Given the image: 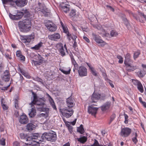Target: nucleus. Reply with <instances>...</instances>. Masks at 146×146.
I'll return each mask as SVG.
<instances>
[{"label":"nucleus","mask_w":146,"mask_h":146,"mask_svg":"<svg viewBox=\"0 0 146 146\" xmlns=\"http://www.w3.org/2000/svg\"><path fill=\"white\" fill-rule=\"evenodd\" d=\"M132 82L135 85L137 86L139 84L141 83L140 82L136 80H132Z\"/></svg>","instance_id":"obj_46"},{"label":"nucleus","mask_w":146,"mask_h":146,"mask_svg":"<svg viewBox=\"0 0 146 146\" xmlns=\"http://www.w3.org/2000/svg\"><path fill=\"white\" fill-rule=\"evenodd\" d=\"M137 88L139 91L141 93H143L144 92V89L143 85L141 83L139 84L137 86Z\"/></svg>","instance_id":"obj_37"},{"label":"nucleus","mask_w":146,"mask_h":146,"mask_svg":"<svg viewBox=\"0 0 146 146\" xmlns=\"http://www.w3.org/2000/svg\"><path fill=\"white\" fill-rule=\"evenodd\" d=\"M32 19L30 17H27L26 19L22 21H19L18 25L20 28L23 29L24 31H27L30 30L31 28Z\"/></svg>","instance_id":"obj_1"},{"label":"nucleus","mask_w":146,"mask_h":146,"mask_svg":"<svg viewBox=\"0 0 146 146\" xmlns=\"http://www.w3.org/2000/svg\"><path fill=\"white\" fill-rule=\"evenodd\" d=\"M94 142L91 146H101L102 145L100 144L98 141L96 139H94Z\"/></svg>","instance_id":"obj_45"},{"label":"nucleus","mask_w":146,"mask_h":146,"mask_svg":"<svg viewBox=\"0 0 146 146\" xmlns=\"http://www.w3.org/2000/svg\"><path fill=\"white\" fill-rule=\"evenodd\" d=\"M100 44V46L102 47H103L104 46H105L106 45L108 44L105 42L103 41V40H102V42Z\"/></svg>","instance_id":"obj_55"},{"label":"nucleus","mask_w":146,"mask_h":146,"mask_svg":"<svg viewBox=\"0 0 146 146\" xmlns=\"http://www.w3.org/2000/svg\"><path fill=\"white\" fill-rule=\"evenodd\" d=\"M56 133L52 131H50L46 133V140L52 142H55L57 139Z\"/></svg>","instance_id":"obj_4"},{"label":"nucleus","mask_w":146,"mask_h":146,"mask_svg":"<svg viewBox=\"0 0 146 146\" xmlns=\"http://www.w3.org/2000/svg\"><path fill=\"white\" fill-rule=\"evenodd\" d=\"M2 106L4 110H7L8 108V107L6 106L5 104H2Z\"/></svg>","instance_id":"obj_61"},{"label":"nucleus","mask_w":146,"mask_h":146,"mask_svg":"<svg viewBox=\"0 0 146 146\" xmlns=\"http://www.w3.org/2000/svg\"><path fill=\"white\" fill-rule=\"evenodd\" d=\"M13 146H20L19 143L17 141L13 142Z\"/></svg>","instance_id":"obj_56"},{"label":"nucleus","mask_w":146,"mask_h":146,"mask_svg":"<svg viewBox=\"0 0 146 146\" xmlns=\"http://www.w3.org/2000/svg\"><path fill=\"white\" fill-rule=\"evenodd\" d=\"M116 117V115L115 113H113L112 114V115L111 116L110 119L111 120L113 121L115 118Z\"/></svg>","instance_id":"obj_54"},{"label":"nucleus","mask_w":146,"mask_h":146,"mask_svg":"<svg viewBox=\"0 0 146 146\" xmlns=\"http://www.w3.org/2000/svg\"><path fill=\"white\" fill-rule=\"evenodd\" d=\"M20 60L24 61L25 60V57L23 56L22 55L19 56L18 58Z\"/></svg>","instance_id":"obj_57"},{"label":"nucleus","mask_w":146,"mask_h":146,"mask_svg":"<svg viewBox=\"0 0 146 146\" xmlns=\"http://www.w3.org/2000/svg\"><path fill=\"white\" fill-rule=\"evenodd\" d=\"M77 131L81 134H82L84 133V130L82 125V124L80 125V127L78 128Z\"/></svg>","instance_id":"obj_33"},{"label":"nucleus","mask_w":146,"mask_h":146,"mask_svg":"<svg viewBox=\"0 0 146 146\" xmlns=\"http://www.w3.org/2000/svg\"><path fill=\"white\" fill-rule=\"evenodd\" d=\"M66 102L67 106L69 109H72L75 105L74 100L71 97L67 99Z\"/></svg>","instance_id":"obj_15"},{"label":"nucleus","mask_w":146,"mask_h":146,"mask_svg":"<svg viewBox=\"0 0 146 146\" xmlns=\"http://www.w3.org/2000/svg\"><path fill=\"white\" fill-rule=\"evenodd\" d=\"M39 143H40L39 141L31 140V139H27L26 142H25L26 144L30 145L31 146H39Z\"/></svg>","instance_id":"obj_14"},{"label":"nucleus","mask_w":146,"mask_h":146,"mask_svg":"<svg viewBox=\"0 0 146 146\" xmlns=\"http://www.w3.org/2000/svg\"><path fill=\"white\" fill-rule=\"evenodd\" d=\"M77 140L78 141L81 143H84L87 141V137L85 136H83L79 138H77Z\"/></svg>","instance_id":"obj_26"},{"label":"nucleus","mask_w":146,"mask_h":146,"mask_svg":"<svg viewBox=\"0 0 146 146\" xmlns=\"http://www.w3.org/2000/svg\"><path fill=\"white\" fill-rule=\"evenodd\" d=\"M61 38L60 34L58 33H55L49 35L48 38L49 39L52 41H57Z\"/></svg>","instance_id":"obj_11"},{"label":"nucleus","mask_w":146,"mask_h":146,"mask_svg":"<svg viewBox=\"0 0 146 146\" xmlns=\"http://www.w3.org/2000/svg\"><path fill=\"white\" fill-rule=\"evenodd\" d=\"M78 72L80 77L86 76L87 74V70L84 66H81L79 67Z\"/></svg>","instance_id":"obj_10"},{"label":"nucleus","mask_w":146,"mask_h":146,"mask_svg":"<svg viewBox=\"0 0 146 146\" xmlns=\"http://www.w3.org/2000/svg\"><path fill=\"white\" fill-rule=\"evenodd\" d=\"M20 13H22L23 14V15L25 13V14H26L27 17H30L31 15L29 13L27 9H23L22 10L21 12H20Z\"/></svg>","instance_id":"obj_40"},{"label":"nucleus","mask_w":146,"mask_h":146,"mask_svg":"<svg viewBox=\"0 0 146 146\" xmlns=\"http://www.w3.org/2000/svg\"><path fill=\"white\" fill-rule=\"evenodd\" d=\"M141 54V51L140 50H138L137 51H135L133 55V58L135 60H136L139 56Z\"/></svg>","instance_id":"obj_32"},{"label":"nucleus","mask_w":146,"mask_h":146,"mask_svg":"<svg viewBox=\"0 0 146 146\" xmlns=\"http://www.w3.org/2000/svg\"><path fill=\"white\" fill-rule=\"evenodd\" d=\"M62 28L63 29L64 32L66 33H68V34H67L68 36H69V35L68 34L69 32H68V29L67 27L65 26L64 27H62Z\"/></svg>","instance_id":"obj_47"},{"label":"nucleus","mask_w":146,"mask_h":146,"mask_svg":"<svg viewBox=\"0 0 146 146\" xmlns=\"http://www.w3.org/2000/svg\"><path fill=\"white\" fill-rule=\"evenodd\" d=\"M39 138V135L38 133H33L31 134L28 137L27 139H31V140H34L38 139Z\"/></svg>","instance_id":"obj_21"},{"label":"nucleus","mask_w":146,"mask_h":146,"mask_svg":"<svg viewBox=\"0 0 146 146\" xmlns=\"http://www.w3.org/2000/svg\"><path fill=\"white\" fill-rule=\"evenodd\" d=\"M34 38V36L32 35H30L21 36V41L25 43L26 45H28L32 39Z\"/></svg>","instance_id":"obj_8"},{"label":"nucleus","mask_w":146,"mask_h":146,"mask_svg":"<svg viewBox=\"0 0 146 146\" xmlns=\"http://www.w3.org/2000/svg\"><path fill=\"white\" fill-rule=\"evenodd\" d=\"M5 139L3 138H2L0 139V144L4 146L5 145Z\"/></svg>","instance_id":"obj_48"},{"label":"nucleus","mask_w":146,"mask_h":146,"mask_svg":"<svg viewBox=\"0 0 146 146\" xmlns=\"http://www.w3.org/2000/svg\"><path fill=\"white\" fill-rule=\"evenodd\" d=\"M9 71L7 70L4 72V75L3 78V80L5 82L8 81L10 79Z\"/></svg>","instance_id":"obj_24"},{"label":"nucleus","mask_w":146,"mask_h":146,"mask_svg":"<svg viewBox=\"0 0 146 146\" xmlns=\"http://www.w3.org/2000/svg\"><path fill=\"white\" fill-rule=\"evenodd\" d=\"M21 55V54L20 51H17L16 52V56L18 57V58Z\"/></svg>","instance_id":"obj_62"},{"label":"nucleus","mask_w":146,"mask_h":146,"mask_svg":"<svg viewBox=\"0 0 146 146\" xmlns=\"http://www.w3.org/2000/svg\"><path fill=\"white\" fill-rule=\"evenodd\" d=\"M60 70L63 73L66 75L69 74L70 73L71 69L70 68H68V71H65L62 69L60 68Z\"/></svg>","instance_id":"obj_39"},{"label":"nucleus","mask_w":146,"mask_h":146,"mask_svg":"<svg viewBox=\"0 0 146 146\" xmlns=\"http://www.w3.org/2000/svg\"><path fill=\"white\" fill-rule=\"evenodd\" d=\"M46 27L50 31L54 32L57 29V26L56 25L50 22L49 24H47L46 25Z\"/></svg>","instance_id":"obj_12"},{"label":"nucleus","mask_w":146,"mask_h":146,"mask_svg":"<svg viewBox=\"0 0 146 146\" xmlns=\"http://www.w3.org/2000/svg\"><path fill=\"white\" fill-rule=\"evenodd\" d=\"M110 106L111 103L110 102H106L102 106L101 110L102 111H105L108 110L110 108Z\"/></svg>","instance_id":"obj_23"},{"label":"nucleus","mask_w":146,"mask_h":146,"mask_svg":"<svg viewBox=\"0 0 146 146\" xmlns=\"http://www.w3.org/2000/svg\"><path fill=\"white\" fill-rule=\"evenodd\" d=\"M20 137L21 139H24L26 140V139L27 138V137H26L25 136V135L23 133H21L20 134Z\"/></svg>","instance_id":"obj_49"},{"label":"nucleus","mask_w":146,"mask_h":146,"mask_svg":"<svg viewBox=\"0 0 146 146\" xmlns=\"http://www.w3.org/2000/svg\"><path fill=\"white\" fill-rule=\"evenodd\" d=\"M137 133H135V136L132 138V140L133 142L135 144H136L138 142V140L137 139Z\"/></svg>","instance_id":"obj_42"},{"label":"nucleus","mask_w":146,"mask_h":146,"mask_svg":"<svg viewBox=\"0 0 146 146\" xmlns=\"http://www.w3.org/2000/svg\"><path fill=\"white\" fill-rule=\"evenodd\" d=\"M42 43L40 42L37 44L35 45V46L31 47V48L35 50H39L40 47L42 46Z\"/></svg>","instance_id":"obj_35"},{"label":"nucleus","mask_w":146,"mask_h":146,"mask_svg":"<svg viewBox=\"0 0 146 146\" xmlns=\"http://www.w3.org/2000/svg\"><path fill=\"white\" fill-rule=\"evenodd\" d=\"M106 98V96L104 95L101 96V94L97 93L94 92L91 96V99L92 102H96L100 99L102 100H104Z\"/></svg>","instance_id":"obj_6"},{"label":"nucleus","mask_w":146,"mask_h":146,"mask_svg":"<svg viewBox=\"0 0 146 146\" xmlns=\"http://www.w3.org/2000/svg\"><path fill=\"white\" fill-rule=\"evenodd\" d=\"M15 108L17 109H18L19 108L18 106V101L16 99H15Z\"/></svg>","instance_id":"obj_52"},{"label":"nucleus","mask_w":146,"mask_h":146,"mask_svg":"<svg viewBox=\"0 0 146 146\" xmlns=\"http://www.w3.org/2000/svg\"><path fill=\"white\" fill-rule=\"evenodd\" d=\"M56 46L60 55L62 56H65L66 55V52H68L66 44H65L63 46V44L62 43H59L56 45Z\"/></svg>","instance_id":"obj_5"},{"label":"nucleus","mask_w":146,"mask_h":146,"mask_svg":"<svg viewBox=\"0 0 146 146\" xmlns=\"http://www.w3.org/2000/svg\"><path fill=\"white\" fill-rule=\"evenodd\" d=\"M16 5L19 7H22L24 6L27 3V0H17L15 1Z\"/></svg>","instance_id":"obj_16"},{"label":"nucleus","mask_w":146,"mask_h":146,"mask_svg":"<svg viewBox=\"0 0 146 146\" xmlns=\"http://www.w3.org/2000/svg\"><path fill=\"white\" fill-rule=\"evenodd\" d=\"M60 7L61 10L65 13H67L70 11V6L69 5L62 3L60 4Z\"/></svg>","instance_id":"obj_13"},{"label":"nucleus","mask_w":146,"mask_h":146,"mask_svg":"<svg viewBox=\"0 0 146 146\" xmlns=\"http://www.w3.org/2000/svg\"><path fill=\"white\" fill-rule=\"evenodd\" d=\"M15 1L13 0H3V3L5 4H8L13 5L15 3Z\"/></svg>","instance_id":"obj_30"},{"label":"nucleus","mask_w":146,"mask_h":146,"mask_svg":"<svg viewBox=\"0 0 146 146\" xmlns=\"http://www.w3.org/2000/svg\"><path fill=\"white\" fill-rule=\"evenodd\" d=\"M46 96H47L48 98V100L50 105L52 106L54 110L57 111V108L53 99L48 94L46 93Z\"/></svg>","instance_id":"obj_19"},{"label":"nucleus","mask_w":146,"mask_h":146,"mask_svg":"<svg viewBox=\"0 0 146 146\" xmlns=\"http://www.w3.org/2000/svg\"><path fill=\"white\" fill-rule=\"evenodd\" d=\"M33 100L31 104H32V103H34V102L35 101H36V100L38 99L37 98L36 95L35 94L34 92H33Z\"/></svg>","instance_id":"obj_51"},{"label":"nucleus","mask_w":146,"mask_h":146,"mask_svg":"<svg viewBox=\"0 0 146 146\" xmlns=\"http://www.w3.org/2000/svg\"><path fill=\"white\" fill-rule=\"evenodd\" d=\"M36 110L32 108L31 111L29 113V115L30 117H32L36 115Z\"/></svg>","instance_id":"obj_36"},{"label":"nucleus","mask_w":146,"mask_h":146,"mask_svg":"<svg viewBox=\"0 0 146 146\" xmlns=\"http://www.w3.org/2000/svg\"><path fill=\"white\" fill-rule=\"evenodd\" d=\"M98 109V108H96L93 107L92 106H90L88 107V111L89 113L95 116Z\"/></svg>","instance_id":"obj_17"},{"label":"nucleus","mask_w":146,"mask_h":146,"mask_svg":"<svg viewBox=\"0 0 146 146\" xmlns=\"http://www.w3.org/2000/svg\"><path fill=\"white\" fill-rule=\"evenodd\" d=\"M23 16V14L22 13H20V11L17 12L16 15H12L11 16L10 15L11 18L14 20H18L21 19Z\"/></svg>","instance_id":"obj_18"},{"label":"nucleus","mask_w":146,"mask_h":146,"mask_svg":"<svg viewBox=\"0 0 146 146\" xmlns=\"http://www.w3.org/2000/svg\"><path fill=\"white\" fill-rule=\"evenodd\" d=\"M71 59L72 63L74 66V69H75L78 70V64L76 63L73 56H71Z\"/></svg>","instance_id":"obj_27"},{"label":"nucleus","mask_w":146,"mask_h":146,"mask_svg":"<svg viewBox=\"0 0 146 146\" xmlns=\"http://www.w3.org/2000/svg\"><path fill=\"white\" fill-rule=\"evenodd\" d=\"M46 17H50L51 15L50 10H48L47 8H46Z\"/></svg>","instance_id":"obj_50"},{"label":"nucleus","mask_w":146,"mask_h":146,"mask_svg":"<svg viewBox=\"0 0 146 146\" xmlns=\"http://www.w3.org/2000/svg\"><path fill=\"white\" fill-rule=\"evenodd\" d=\"M10 85H9L5 87H0V89L1 90H7L9 86Z\"/></svg>","instance_id":"obj_58"},{"label":"nucleus","mask_w":146,"mask_h":146,"mask_svg":"<svg viewBox=\"0 0 146 146\" xmlns=\"http://www.w3.org/2000/svg\"><path fill=\"white\" fill-rule=\"evenodd\" d=\"M59 111L66 118L70 117L74 113V110L72 109H69L67 108H60Z\"/></svg>","instance_id":"obj_3"},{"label":"nucleus","mask_w":146,"mask_h":146,"mask_svg":"<svg viewBox=\"0 0 146 146\" xmlns=\"http://www.w3.org/2000/svg\"><path fill=\"white\" fill-rule=\"evenodd\" d=\"M46 118L47 117H48V113H49V111L51 110H50L49 108H46Z\"/></svg>","instance_id":"obj_60"},{"label":"nucleus","mask_w":146,"mask_h":146,"mask_svg":"<svg viewBox=\"0 0 146 146\" xmlns=\"http://www.w3.org/2000/svg\"><path fill=\"white\" fill-rule=\"evenodd\" d=\"M46 139V133H43L41 136V138H40L39 137V138L38 139V140H39V141L40 142V143H41L42 142H44L45 141L44 140Z\"/></svg>","instance_id":"obj_34"},{"label":"nucleus","mask_w":146,"mask_h":146,"mask_svg":"<svg viewBox=\"0 0 146 146\" xmlns=\"http://www.w3.org/2000/svg\"><path fill=\"white\" fill-rule=\"evenodd\" d=\"M137 74L139 77L142 78L144 76L145 74V73L143 71L140 70L137 72Z\"/></svg>","instance_id":"obj_38"},{"label":"nucleus","mask_w":146,"mask_h":146,"mask_svg":"<svg viewBox=\"0 0 146 146\" xmlns=\"http://www.w3.org/2000/svg\"><path fill=\"white\" fill-rule=\"evenodd\" d=\"M86 64L89 67L92 74L95 76H97V74L96 72L94 70V68L92 67L91 66L90 64L88 63H86Z\"/></svg>","instance_id":"obj_31"},{"label":"nucleus","mask_w":146,"mask_h":146,"mask_svg":"<svg viewBox=\"0 0 146 146\" xmlns=\"http://www.w3.org/2000/svg\"><path fill=\"white\" fill-rule=\"evenodd\" d=\"M76 119H75L74 121L72 122H71V123L72 125H74L76 124Z\"/></svg>","instance_id":"obj_64"},{"label":"nucleus","mask_w":146,"mask_h":146,"mask_svg":"<svg viewBox=\"0 0 146 146\" xmlns=\"http://www.w3.org/2000/svg\"><path fill=\"white\" fill-rule=\"evenodd\" d=\"M19 121L21 124H26L28 122V119L26 115H23L21 116Z\"/></svg>","instance_id":"obj_20"},{"label":"nucleus","mask_w":146,"mask_h":146,"mask_svg":"<svg viewBox=\"0 0 146 146\" xmlns=\"http://www.w3.org/2000/svg\"><path fill=\"white\" fill-rule=\"evenodd\" d=\"M44 101L42 98L38 99L31 104L35 105V107L37 108L38 110L40 111H46L45 105Z\"/></svg>","instance_id":"obj_2"},{"label":"nucleus","mask_w":146,"mask_h":146,"mask_svg":"<svg viewBox=\"0 0 146 146\" xmlns=\"http://www.w3.org/2000/svg\"><path fill=\"white\" fill-rule=\"evenodd\" d=\"M33 62L35 65H40L43 62V60L42 58H39L38 60H32Z\"/></svg>","instance_id":"obj_29"},{"label":"nucleus","mask_w":146,"mask_h":146,"mask_svg":"<svg viewBox=\"0 0 146 146\" xmlns=\"http://www.w3.org/2000/svg\"><path fill=\"white\" fill-rule=\"evenodd\" d=\"M76 14V11L75 9H72L69 14V16L70 17H73Z\"/></svg>","instance_id":"obj_43"},{"label":"nucleus","mask_w":146,"mask_h":146,"mask_svg":"<svg viewBox=\"0 0 146 146\" xmlns=\"http://www.w3.org/2000/svg\"><path fill=\"white\" fill-rule=\"evenodd\" d=\"M83 39L85 40L87 42H90L89 39L86 36H84L83 37Z\"/></svg>","instance_id":"obj_63"},{"label":"nucleus","mask_w":146,"mask_h":146,"mask_svg":"<svg viewBox=\"0 0 146 146\" xmlns=\"http://www.w3.org/2000/svg\"><path fill=\"white\" fill-rule=\"evenodd\" d=\"M92 36L93 37V39L98 44H100L102 41V40L100 36L95 34H93Z\"/></svg>","instance_id":"obj_22"},{"label":"nucleus","mask_w":146,"mask_h":146,"mask_svg":"<svg viewBox=\"0 0 146 146\" xmlns=\"http://www.w3.org/2000/svg\"><path fill=\"white\" fill-rule=\"evenodd\" d=\"M118 35V33L115 30H112L110 32V35L111 37H116Z\"/></svg>","instance_id":"obj_41"},{"label":"nucleus","mask_w":146,"mask_h":146,"mask_svg":"<svg viewBox=\"0 0 146 146\" xmlns=\"http://www.w3.org/2000/svg\"><path fill=\"white\" fill-rule=\"evenodd\" d=\"M35 127V126L32 123H29L27 125L26 129L29 131L33 130Z\"/></svg>","instance_id":"obj_28"},{"label":"nucleus","mask_w":146,"mask_h":146,"mask_svg":"<svg viewBox=\"0 0 146 146\" xmlns=\"http://www.w3.org/2000/svg\"><path fill=\"white\" fill-rule=\"evenodd\" d=\"M131 62L132 63V62H128L124 63L126 70L129 72L133 71L137 68V67L132 65Z\"/></svg>","instance_id":"obj_9"},{"label":"nucleus","mask_w":146,"mask_h":146,"mask_svg":"<svg viewBox=\"0 0 146 146\" xmlns=\"http://www.w3.org/2000/svg\"><path fill=\"white\" fill-rule=\"evenodd\" d=\"M139 15L141 16H142L144 18L146 19V16L144 14V13H139Z\"/></svg>","instance_id":"obj_59"},{"label":"nucleus","mask_w":146,"mask_h":146,"mask_svg":"<svg viewBox=\"0 0 146 146\" xmlns=\"http://www.w3.org/2000/svg\"><path fill=\"white\" fill-rule=\"evenodd\" d=\"M117 58L119 59L118 61L119 63L122 64L123 62V58L122 56L120 55H118L117 56Z\"/></svg>","instance_id":"obj_44"},{"label":"nucleus","mask_w":146,"mask_h":146,"mask_svg":"<svg viewBox=\"0 0 146 146\" xmlns=\"http://www.w3.org/2000/svg\"><path fill=\"white\" fill-rule=\"evenodd\" d=\"M131 129L129 127H124L121 128L120 135L123 137H126L129 136L131 132Z\"/></svg>","instance_id":"obj_7"},{"label":"nucleus","mask_w":146,"mask_h":146,"mask_svg":"<svg viewBox=\"0 0 146 146\" xmlns=\"http://www.w3.org/2000/svg\"><path fill=\"white\" fill-rule=\"evenodd\" d=\"M123 20L124 22V24L126 26H127L129 24V23L127 19L126 18H124L123 19Z\"/></svg>","instance_id":"obj_53"},{"label":"nucleus","mask_w":146,"mask_h":146,"mask_svg":"<svg viewBox=\"0 0 146 146\" xmlns=\"http://www.w3.org/2000/svg\"><path fill=\"white\" fill-rule=\"evenodd\" d=\"M131 56L129 53H127L125 56V60L124 63L128 62H133V61L131 59Z\"/></svg>","instance_id":"obj_25"}]
</instances>
